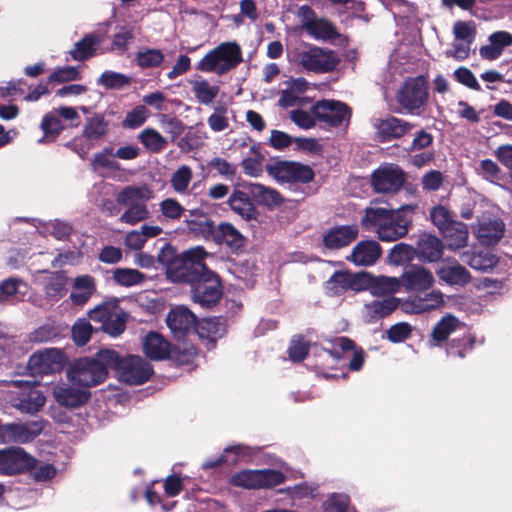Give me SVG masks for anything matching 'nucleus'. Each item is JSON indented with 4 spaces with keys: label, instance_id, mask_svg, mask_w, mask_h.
Here are the masks:
<instances>
[{
    "label": "nucleus",
    "instance_id": "f257e3e1",
    "mask_svg": "<svg viewBox=\"0 0 512 512\" xmlns=\"http://www.w3.org/2000/svg\"><path fill=\"white\" fill-rule=\"evenodd\" d=\"M109 369L120 382L128 384V356L123 357L113 349H100L93 357L74 359L67 375L75 385L91 388L107 379Z\"/></svg>",
    "mask_w": 512,
    "mask_h": 512
},
{
    "label": "nucleus",
    "instance_id": "f03ea898",
    "mask_svg": "<svg viewBox=\"0 0 512 512\" xmlns=\"http://www.w3.org/2000/svg\"><path fill=\"white\" fill-rule=\"evenodd\" d=\"M294 61L308 72L325 74L333 72L341 59L332 49L304 43L303 48L294 51Z\"/></svg>",
    "mask_w": 512,
    "mask_h": 512
},
{
    "label": "nucleus",
    "instance_id": "7ed1b4c3",
    "mask_svg": "<svg viewBox=\"0 0 512 512\" xmlns=\"http://www.w3.org/2000/svg\"><path fill=\"white\" fill-rule=\"evenodd\" d=\"M118 298H111L89 311V318L99 323V331L117 337L125 331L128 315L121 309Z\"/></svg>",
    "mask_w": 512,
    "mask_h": 512
},
{
    "label": "nucleus",
    "instance_id": "20e7f679",
    "mask_svg": "<svg viewBox=\"0 0 512 512\" xmlns=\"http://www.w3.org/2000/svg\"><path fill=\"white\" fill-rule=\"evenodd\" d=\"M208 255L207 251L202 246L193 247L181 253V257L168 275V280L173 283H192L198 277H201L205 272L207 265L205 264V257Z\"/></svg>",
    "mask_w": 512,
    "mask_h": 512
},
{
    "label": "nucleus",
    "instance_id": "39448f33",
    "mask_svg": "<svg viewBox=\"0 0 512 512\" xmlns=\"http://www.w3.org/2000/svg\"><path fill=\"white\" fill-rule=\"evenodd\" d=\"M428 82L424 76L408 78L396 94L399 113L419 115L428 101Z\"/></svg>",
    "mask_w": 512,
    "mask_h": 512
},
{
    "label": "nucleus",
    "instance_id": "423d86ee",
    "mask_svg": "<svg viewBox=\"0 0 512 512\" xmlns=\"http://www.w3.org/2000/svg\"><path fill=\"white\" fill-rule=\"evenodd\" d=\"M286 480V475L275 469H245L229 479V484L247 490L272 489Z\"/></svg>",
    "mask_w": 512,
    "mask_h": 512
},
{
    "label": "nucleus",
    "instance_id": "0eeeda50",
    "mask_svg": "<svg viewBox=\"0 0 512 512\" xmlns=\"http://www.w3.org/2000/svg\"><path fill=\"white\" fill-rule=\"evenodd\" d=\"M265 169L280 184H308L315 177L309 165L297 161L276 159L266 164Z\"/></svg>",
    "mask_w": 512,
    "mask_h": 512
},
{
    "label": "nucleus",
    "instance_id": "6e6552de",
    "mask_svg": "<svg viewBox=\"0 0 512 512\" xmlns=\"http://www.w3.org/2000/svg\"><path fill=\"white\" fill-rule=\"evenodd\" d=\"M37 463V458L20 446L0 449V475L19 476L30 472Z\"/></svg>",
    "mask_w": 512,
    "mask_h": 512
},
{
    "label": "nucleus",
    "instance_id": "1a4fd4ad",
    "mask_svg": "<svg viewBox=\"0 0 512 512\" xmlns=\"http://www.w3.org/2000/svg\"><path fill=\"white\" fill-rule=\"evenodd\" d=\"M194 282L191 283L192 298L202 307L209 308L216 305L223 295L220 277L206 268Z\"/></svg>",
    "mask_w": 512,
    "mask_h": 512
},
{
    "label": "nucleus",
    "instance_id": "9d476101",
    "mask_svg": "<svg viewBox=\"0 0 512 512\" xmlns=\"http://www.w3.org/2000/svg\"><path fill=\"white\" fill-rule=\"evenodd\" d=\"M371 280L366 272L338 270L325 282V289L329 296H341L348 290L359 292L368 289Z\"/></svg>",
    "mask_w": 512,
    "mask_h": 512
},
{
    "label": "nucleus",
    "instance_id": "9b49d317",
    "mask_svg": "<svg viewBox=\"0 0 512 512\" xmlns=\"http://www.w3.org/2000/svg\"><path fill=\"white\" fill-rule=\"evenodd\" d=\"M311 113L320 123L330 128L349 122L352 116L351 108L344 102L333 99H322L311 106Z\"/></svg>",
    "mask_w": 512,
    "mask_h": 512
},
{
    "label": "nucleus",
    "instance_id": "f8f14e48",
    "mask_svg": "<svg viewBox=\"0 0 512 512\" xmlns=\"http://www.w3.org/2000/svg\"><path fill=\"white\" fill-rule=\"evenodd\" d=\"M406 180L405 172L396 164H385L371 174L370 184L376 193H397Z\"/></svg>",
    "mask_w": 512,
    "mask_h": 512
},
{
    "label": "nucleus",
    "instance_id": "ddd939ff",
    "mask_svg": "<svg viewBox=\"0 0 512 512\" xmlns=\"http://www.w3.org/2000/svg\"><path fill=\"white\" fill-rule=\"evenodd\" d=\"M415 126L416 124L393 115L377 118L373 122L375 138L380 143L399 140L408 135Z\"/></svg>",
    "mask_w": 512,
    "mask_h": 512
},
{
    "label": "nucleus",
    "instance_id": "4468645a",
    "mask_svg": "<svg viewBox=\"0 0 512 512\" xmlns=\"http://www.w3.org/2000/svg\"><path fill=\"white\" fill-rule=\"evenodd\" d=\"M65 361V354L58 348L44 349L33 353L27 367L33 375H49L60 372Z\"/></svg>",
    "mask_w": 512,
    "mask_h": 512
},
{
    "label": "nucleus",
    "instance_id": "2eb2a0df",
    "mask_svg": "<svg viewBox=\"0 0 512 512\" xmlns=\"http://www.w3.org/2000/svg\"><path fill=\"white\" fill-rule=\"evenodd\" d=\"M42 421L11 422L4 424L2 444H27L34 441L43 431Z\"/></svg>",
    "mask_w": 512,
    "mask_h": 512
},
{
    "label": "nucleus",
    "instance_id": "dca6fc26",
    "mask_svg": "<svg viewBox=\"0 0 512 512\" xmlns=\"http://www.w3.org/2000/svg\"><path fill=\"white\" fill-rule=\"evenodd\" d=\"M166 323L173 336L181 339L196 330L197 317L188 308L177 306L169 311Z\"/></svg>",
    "mask_w": 512,
    "mask_h": 512
},
{
    "label": "nucleus",
    "instance_id": "f3484780",
    "mask_svg": "<svg viewBox=\"0 0 512 512\" xmlns=\"http://www.w3.org/2000/svg\"><path fill=\"white\" fill-rule=\"evenodd\" d=\"M184 223L189 234L207 241H213L217 231L215 222L200 209L189 210Z\"/></svg>",
    "mask_w": 512,
    "mask_h": 512
},
{
    "label": "nucleus",
    "instance_id": "a211bd4d",
    "mask_svg": "<svg viewBox=\"0 0 512 512\" xmlns=\"http://www.w3.org/2000/svg\"><path fill=\"white\" fill-rule=\"evenodd\" d=\"M413 206H401L398 209H391L389 212L390 220L386 221L385 227L390 229L388 235L391 239H380L383 242H393L404 237L412 226Z\"/></svg>",
    "mask_w": 512,
    "mask_h": 512
},
{
    "label": "nucleus",
    "instance_id": "6ab92c4d",
    "mask_svg": "<svg viewBox=\"0 0 512 512\" xmlns=\"http://www.w3.org/2000/svg\"><path fill=\"white\" fill-rule=\"evenodd\" d=\"M359 235L357 224L338 225L327 230L322 236L323 246L328 250H339L349 246Z\"/></svg>",
    "mask_w": 512,
    "mask_h": 512
},
{
    "label": "nucleus",
    "instance_id": "aec40b11",
    "mask_svg": "<svg viewBox=\"0 0 512 512\" xmlns=\"http://www.w3.org/2000/svg\"><path fill=\"white\" fill-rule=\"evenodd\" d=\"M213 242L225 245L231 253L239 255L244 252L248 239L232 223L221 222Z\"/></svg>",
    "mask_w": 512,
    "mask_h": 512
},
{
    "label": "nucleus",
    "instance_id": "412c9836",
    "mask_svg": "<svg viewBox=\"0 0 512 512\" xmlns=\"http://www.w3.org/2000/svg\"><path fill=\"white\" fill-rule=\"evenodd\" d=\"M436 274L442 282L450 286L464 287L472 280L467 268L453 258L444 259L436 270Z\"/></svg>",
    "mask_w": 512,
    "mask_h": 512
},
{
    "label": "nucleus",
    "instance_id": "4be33fe9",
    "mask_svg": "<svg viewBox=\"0 0 512 512\" xmlns=\"http://www.w3.org/2000/svg\"><path fill=\"white\" fill-rule=\"evenodd\" d=\"M401 283L407 291L422 292L434 283L431 271L421 265H407L401 276Z\"/></svg>",
    "mask_w": 512,
    "mask_h": 512
},
{
    "label": "nucleus",
    "instance_id": "5701e85b",
    "mask_svg": "<svg viewBox=\"0 0 512 512\" xmlns=\"http://www.w3.org/2000/svg\"><path fill=\"white\" fill-rule=\"evenodd\" d=\"M227 204L229 208L245 221L257 220L259 212L253 203L249 191L235 188L229 195Z\"/></svg>",
    "mask_w": 512,
    "mask_h": 512
},
{
    "label": "nucleus",
    "instance_id": "b1692460",
    "mask_svg": "<svg viewBox=\"0 0 512 512\" xmlns=\"http://www.w3.org/2000/svg\"><path fill=\"white\" fill-rule=\"evenodd\" d=\"M391 209L369 206L364 210L360 220L362 227L366 230H375L379 239H391L388 235L390 229L385 227L386 221L390 220Z\"/></svg>",
    "mask_w": 512,
    "mask_h": 512
},
{
    "label": "nucleus",
    "instance_id": "393cba45",
    "mask_svg": "<svg viewBox=\"0 0 512 512\" xmlns=\"http://www.w3.org/2000/svg\"><path fill=\"white\" fill-rule=\"evenodd\" d=\"M143 352L153 361L167 360L171 353L172 343L156 331L148 332L142 341Z\"/></svg>",
    "mask_w": 512,
    "mask_h": 512
},
{
    "label": "nucleus",
    "instance_id": "a878e982",
    "mask_svg": "<svg viewBox=\"0 0 512 512\" xmlns=\"http://www.w3.org/2000/svg\"><path fill=\"white\" fill-rule=\"evenodd\" d=\"M382 255V247L375 240H362L352 249L347 260L358 266H371L375 264Z\"/></svg>",
    "mask_w": 512,
    "mask_h": 512
},
{
    "label": "nucleus",
    "instance_id": "bb28decb",
    "mask_svg": "<svg viewBox=\"0 0 512 512\" xmlns=\"http://www.w3.org/2000/svg\"><path fill=\"white\" fill-rule=\"evenodd\" d=\"M56 402L63 407L76 409L84 406L91 397L87 389H80L71 385H62L54 389Z\"/></svg>",
    "mask_w": 512,
    "mask_h": 512
},
{
    "label": "nucleus",
    "instance_id": "cd10ccee",
    "mask_svg": "<svg viewBox=\"0 0 512 512\" xmlns=\"http://www.w3.org/2000/svg\"><path fill=\"white\" fill-rule=\"evenodd\" d=\"M416 257L424 262H437L442 258L444 244L440 238L435 235L423 233L419 235L416 243Z\"/></svg>",
    "mask_w": 512,
    "mask_h": 512
},
{
    "label": "nucleus",
    "instance_id": "c85d7f7f",
    "mask_svg": "<svg viewBox=\"0 0 512 512\" xmlns=\"http://www.w3.org/2000/svg\"><path fill=\"white\" fill-rule=\"evenodd\" d=\"M242 188L249 191L255 206L273 208L280 206L284 201L282 195L276 189L260 183H246L242 185Z\"/></svg>",
    "mask_w": 512,
    "mask_h": 512
},
{
    "label": "nucleus",
    "instance_id": "c756f323",
    "mask_svg": "<svg viewBox=\"0 0 512 512\" xmlns=\"http://www.w3.org/2000/svg\"><path fill=\"white\" fill-rule=\"evenodd\" d=\"M215 49L221 62L218 70L219 75L236 68L242 62L241 47L236 42H224Z\"/></svg>",
    "mask_w": 512,
    "mask_h": 512
},
{
    "label": "nucleus",
    "instance_id": "7c9ffc66",
    "mask_svg": "<svg viewBox=\"0 0 512 512\" xmlns=\"http://www.w3.org/2000/svg\"><path fill=\"white\" fill-rule=\"evenodd\" d=\"M150 190L146 187L130 186V224L143 221L149 216L145 200L150 198Z\"/></svg>",
    "mask_w": 512,
    "mask_h": 512
},
{
    "label": "nucleus",
    "instance_id": "2f4dec72",
    "mask_svg": "<svg viewBox=\"0 0 512 512\" xmlns=\"http://www.w3.org/2000/svg\"><path fill=\"white\" fill-rule=\"evenodd\" d=\"M443 305V293L439 290H433L425 294L424 297H418L404 303L403 310L407 313L420 314L437 309Z\"/></svg>",
    "mask_w": 512,
    "mask_h": 512
},
{
    "label": "nucleus",
    "instance_id": "473e14b6",
    "mask_svg": "<svg viewBox=\"0 0 512 512\" xmlns=\"http://www.w3.org/2000/svg\"><path fill=\"white\" fill-rule=\"evenodd\" d=\"M226 331V320L221 316L197 320L195 332H197L200 338L216 341L223 337Z\"/></svg>",
    "mask_w": 512,
    "mask_h": 512
},
{
    "label": "nucleus",
    "instance_id": "72a5a7b5",
    "mask_svg": "<svg viewBox=\"0 0 512 512\" xmlns=\"http://www.w3.org/2000/svg\"><path fill=\"white\" fill-rule=\"evenodd\" d=\"M400 305V299L389 296L383 300H374L366 304V317L368 323H375L378 320L392 314Z\"/></svg>",
    "mask_w": 512,
    "mask_h": 512
},
{
    "label": "nucleus",
    "instance_id": "f704fd0d",
    "mask_svg": "<svg viewBox=\"0 0 512 512\" xmlns=\"http://www.w3.org/2000/svg\"><path fill=\"white\" fill-rule=\"evenodd\" d=\"M460 320L452 315L448 314L442 317L434 326L430 338L429 344L431 346H438L443 342L447 341L449 336L457 330L460 326Z\"/></svg>",
    "mask_w": 512,
    "mask_h": 512
},
{
    "label": "nucleus",
    "instance_id": "c9c22d12",
    "mask_svg": "<svg viewBox=\"0 0 512 512\" xmlns=\"http://www.w3.org/2000/svg\"><path fill=\"white\" fill-rule=\"evenodd\" d=\"M101 43L102 37L100 35L96 33L86 34L81 40L75 43L74 49L70 51V55L75 61L83 62L95 55Z\"/></svg>",
    "mask_w": 512,
    "mask_h": 512
},
{
    "label": "nucleus",
    "instance_id": "e433bc0d",
    "mask_svg": "<svg viewBox=\"0 0 512 512\" xmlns=\"http://www.w3.org/2000/svg\"><path fill=\"white\" fill-rule=\"evenodd\" d=\"M450 250L464 248L468 243L469 230L465 223L455 221L441 233Z\"/></svg>",
    "mask_w": 512,
    "mask_h": 512
},
{
    "label": "nucleus",
    "instance_id": "4c0bfd02",
    "mask_svg": "<svg viewBox=\"0 0 512 512\" xmlns=\"http://www.w3.org/2000/svg\"><path fill=\"white\" fill-rule=\"evenodd\" d=\"M504 234V224L498 219H484L479 222L477 237L485 245L497 243Z\"/></svg>",
    "mask_w": 512,
    "mask_h": 512
},
{
    "label": "nucleus",
    "instance_id": "58836bf2",
    "mask_svg": "<svg viewBox=\"0 0 512 512\" xmlns=\"http://www.w3.org/2000/svg\"><path fill=\"white\" fill-rule=\"evenodd\" d=\"M154 374L153 366L146 359L130 355V386L146 383Z\"/></svg>",
    "mask_w": 512,
    "mask_h": 512
},
{
    "label": "nucleus",
    "instance_id": "ea45409f",
    "mask_svg": "<svg viewBox=\"0 0 512 512\" xmlns=\"http://www.w3.org/2000/svg\"><path fill=\"white\" fill-rule=\"evenodd\" d=\"M138 141L151 153H160L168 146V140L152 127L143 129L137 135Z\"/></svg>",
    "mask_w": 512,
    "mask_h": 512
},
{
    "label": "nucleus",
    "instance_id": "a19ab883",
    "mask_svg": "<svg viewBox=\"0 0 512 512\" xmlns=\"http://www.w3.org/2000/svg\"><path fill=\"white\" fill-rule=\"evenodd\" d=\"M46 403V397L39 390L31 389L27 395L20 397L13 404L18 411L26 414L39 412Z\"/></svg>",
    "mask_w": 512,
    "mask_h": 512
},
{
    "label": "nucleus",
    "instance_id": "79ce46f5",
    "mask_svg": "<svg viewBox=\"0 0 512 512\" xmlns=\"http://www.w3.org/2000/svg\"><path fill=\"white\" fill-rule=\"evenodd\" d=\"M66 284L67 277L62 271L51 272L43 288L46 297L53 301L60 300L67 292Z\"/></svg>",
    "mask_w": 512,
    "mask_h": 512
},
{
    "label": "nucleus",
    "instance_id": "37998d69",
    "mask_svg": "<svg viewBox=\"0 0 512 512\" xmlns=\"http://www.w3.org/2000/svg\"><path fill=\"white\" fill-rule=\"evenodd\" d=\"M306 32L317 40H335L339 37L335 25L325 18H317Z\"/></svg>",
    "mask_w": 512,
    "mask_h": 512
},
{
    "label": "nucleus",
    "instance_id": "c03bdc74",
    "mask_svg": "<svg viewBox=\"0 0 512 512\" xmlns=\"http://www.w3.org/2000/svg\"><path fill=\"white\" fill-rule=\"evenodd\" d=\"M161 233V227L146 223L139 230H130V250H140L149 238L157 237Z\"/></svg>",
    "mask_w": 512,
    "mask_h": 512
},
{
    "label": "nucleus",
    "instance_id": "a18cd8bd",
    "mask_svg": "<svg viewBox=\"0 0 512 512\" xmlns=\"http://www.w3.org/2000/svg\"><path fill=\"white\" fill-rule=\"evenodd\" d=\"M476 337L471 333H466L462 337L453 338L447 344V354L453 357L464 358L466 354L473 350Z\"/></svg>",
    "mask_w": 512,
    "mask_h": 512
},
{
    "label": "nucleus",
    "instance_id": "49530a36",
    "mask_svg": "<svg viewBox=\"0 0 512 512\" xmlns=\"http://www.w3.org/2000/svg\"><path fill=\"white\" fill-rule=\"evenodd\" d=\"M158 122L163 131L170 136L172 143L185 131V124L176 116L162 113L158 115Z\"/></svg>",
    "mask_w": 512,
    "mask_h": 512
},
{
    "label": "nucleus",
    "instance_id": "de8ad7c7",
    "mask_svg": "<svg viewBox=\"0 0 512 512\" xmlns=\"http://www.w3.org/2000/svg\"><path fill=\"white\" fill-rule=\"evenodd\" d=\"M191 84L192 91L201 104L208 105L218 96L219 87L210 85L205 79L192 81Z\"/></svg>",
    "mask_w": 512,
    "mask_h": 512
},
{
    "label": "nucleus",
    "instance_id": "09e8293b",
    "mask_svg": "<svg viewBox=\"0 0 512 512\" xmlns=\"http://www.w3.org/2000/svg\"><path fill=\"white\" fill-rule=\"evenodd\" d=\"M368 288L372 289L375 295L392 294L400 289L401 282L394 277H372Z\"/></svg>",
    "mask_w": 512,
    "mask_h": 512
},
{
    "label": "nucleus",
    "instance_id": "8fccbe9b",
    "mask_svg": "<svg viewBox=\"0 0 512 512\" xmlns=\"http://www.w3.org/2000/svg\"><path fill=\"white\" fill-rule=\"evenodd\" d=\"M98 328H94L90 322L84 318L78 319L72 326V338L79 347L85 346L93 332H98Z\"/></svg>",
    "mask_w": 512,
    "mask_h": 512
},
{
    "label": "nucleus",
    "instance_id": "3c124183",
    "mask_svg": "<svg viewBox=\"0 0 512 512\" xmlns=\"http://www.w3.org/2000/svg\"><path fill=\"white\" fill-rule=\"evenodd\" d=\"M416 257V250L412 245L398 243L390 250L388 262L392 265H402L413 260Z\"/></svg>",
    "mask_w": 512,
    "mask_h": 512
},
{
    "label": "nucleus",
    "instance_id": "603ef678",
    "mask_svg": "<svg viewBox=\"0 0 512 512\" xmlns=\"http://www.w3.org/2000/svg\"><path fill=\"white\" fill-rule=\"evenodd\" d=\"M108 128V123L104 120L101 115H94L87 119L84 127V135L90 140H98L103 137Z\"/></svg>",
    "mask_w": 512,
    "mask_h": 512
},
{
    "label": "nucleus",
    "instance_id": "864d4df0",
    "mask_svg": "<svg viewBox=\"0 0 512 512\" xmlns=\"http://www.w3.org/2000/svg\"><path fill=\"white\" fill-rule=\"evenodd\" d=\"M137 65L143 69L159 67L164 61V54L159 49L145 48L137 52Z\"/></svg>",
    "mask_w": 512,
    "mask_h": 512
},
{
    "label": "nucleus",
    "instance_id": "5fc2aeb1",
    "mask_svg": "<svg viewBox=\"0 0 512 512\" xmlns=\"http://www.w3.org/2000/svg\"><path fill=\"white\" fill-rule=\"evenodd\" d=\"M468 264L475 270L487 271L493 269L498 264V258L489 251H481L473 254L470 257Z\"/></svg>",
    "mask_w": 512,
    "mask_h": 512
},
{
    "label": "nucleus",
    "instance_id": "6e6d98bb",
    "mask_svg": "<svg viewBox=\"0 0 512 512\" xmlns=\"http://www.w3.org/2000/svg\"><path fill=\"white\" fill-rule=\"evenodd\" d=\"M180 257L181 253H178L176 247L170 243H165L161 248L157 260L159 264L165 268L166 276L168 275V272H170V269H172L176 264H179L178 261Z\"/></svg>",
    "mask_w": 512,
    "mask_h": 512
},
{
    "label": "nucleus",
    "instance_id": "4d7b16f0",
    "mask_svg": "<svg viewBox=\"0 0 512 512\" xmlns=\"http://www.w3.org/2000/svg\"><path fill=\"white\" fill-rule=\"evenodd\" d=\"M430 218L440 233H442L446 228L450 226V224L456 221L453 219L452 213L442 205H438L432 208L430 212Z\"/></svg>",
    "mask_w": 512,
    "mask_h": 512
},
{
    "label": "nucleus",
    "instance_id": "13d9d810",
    "mask_svg": "<svg viewBox=\"0 0 512 512\" xmlns=\"http://www.w3.org/2000/svg\"><path fill=\"white\" fill-rule=\"evenodd\" d=\"M128 205V186L124 187L116 199H106L102 202L101 210L109 216H115L121 212V206Z\"/></svg>",
    "mask_w": 512,
    "mask_h": 512
},
{
    "label": "nucleus",
    "instance_id": "bf43d9fd",
    "mask_svg": "<svg viewBox=\"0 0 512 512\" xmlns=\"http://www.w3.org/2000/svg\"><path fill=\"white\" fill-rule=\"evenodd\" d=\"M196 353V348L192 345L190 347L180 348L172 344L168 360L173 361L177 366L189 365L194 361Z\"/></svg>",
    "mask_w": 512,
    "mask_h": 512
},
{
    "label": "nucleus",
    "instance_id": "052dcab7",
    "mask_svg": "<svg viewBox=\"0 0 512 512\" xmlns=\"http://www.w3.org/2000/svg\"><path fill=\"white\" fill-rule=\"evenodd\" d=\"M98 84L106 89L118 90L128 85V76L113 71H105L98 79Z\"/></svg>",
    "mask_w": 512,
    "mask_h": 512
},
{
    "label": "nucleus",
    "instance_id": "680f3d73",
    "mask_svg": "<svg viewBox=\"0 0 512 512\" xmlns=\"http://www.w3.org/2000/svg\"><path fill=\"white\" fill-rule=\"evenodd\" d=\"M207 166L226 179H233L237 174L238 168L236 164L230 163L221 157H214L208 162Z\"/></svg>",
    "mask_w": 512,
    "mask_h": 512
},
{
    "label": "nucleus",
    "instance_id": "e2e57ef3",
    "mask_svg": "<svg viewBox=\"0 0 512 512\" xmlns=\"http://www.w3.org/2000/svg\"><path fill=\"white\" fill-rule=\"evenodd\" d=\"M203 145V137L199 132L190 128L177 142V146L184 153L198 150Z\"/></svg>",
    "mask_w": 512,
    "mask_h": 512
},
{
    "label": "nucleus",
    "instance_id": "0e129e2a",
    "mask_svg": "<svg viewBox=\"0 0 512 512\" xmlns=\"http://www.w3.org/2000/svg\"><path fill=\"white\" fill-rule=\"evenodd\" d=\"M27 474H29L35 482H46L56 476L57 469L53 464L42 463L37 459L35 468Z\"/></svg>",
    "mask_w": 512,
    "mask_h": 512
},
{
    "label": "nucleus",
    "instance_id": "69168bd1",
    "mask_svg": "<svg viewBox=\"0 0 512 512\" xmlns=\"http://www.w3.org/2000/svg\"><path fill=\"white\" fill-rule=\"evenodd\" d=\"M192 179V170L189 166L183 165L178 168L172 175L171 185L177 192L187 190Z\"/></svg>",
    "mask_w": 512,
    "mask_h": 512
},
{
    "label": "nucleus",
    "instance_id": "338daca9",
    "mask_svg": "<svg viewBox=\"0 0 512 512\" xmlns=\"http://www.w3.org/2000/svg\"><path fill=\"white\" fill-rule=\"evenodd\" d=\"M227 107L219 105L215 107L214 112L208 117V125L211 130L220 132L229 127V120L226 117Z\"/></svg>",
    "mask_w": 512,
    "mask_h": 512
},
{
    "label": "nucleus",
    "instance_id": "774afa93",
    "mask_svg": "<svg viewBox=\"0 0 512 512\" xmlns=\"http://www.w3.org/2000/svg\"><path fill=\"white\" fill-rule=\"evenodd\" d=\"M162 215L171 220L179 219L185 211V208L174 198H166L160 203Z\"/></svg>",
    "mask_w": 512,
    "mask_h": 512
}]
</instances>
